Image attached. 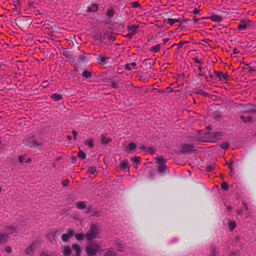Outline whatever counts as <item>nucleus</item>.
Listing matches in <instances>:
<instances>
[{
	"mask_svg": "<svg viewBox=\"0 0 256 256\" xmlns=\"http://www.w3.org/2000/svg\"><path fill=\"white\" fill-rule=\"evenodd\" d=\"M236 227V224L234 222H230L229 223V228L230 231H232Z\"/></svg>",
	"mask_w": 256,
	"mask_h": 256,
	"instance_id": "obj_31",
	"label": "nucleus"
},
{
	"mask_svg": "<svg viewBox=\"0 0 256 256\" xmlns=\"http://www.w3.org/2000/svg\"><path fill=\"white\" fill-rule=\"evenodd\" d=\"M209 18L213 22H220L222 20V17L218 15H214L210 16Z\"/></svg>",
	"mask_w": 256,
	"mask_h": 256,
	"instance_id": "obj_20",
	"label": "nucleus"
},
{
	"mask_svg": "<svg viewBox=\"0 0 256 256\" xmlns=\"http://www.w3.org/2000/svg\"><path fill=\"white\" fill-rule=\"evenodd\" d=\"M216 248L214 246H212L210 248V254L209 256H216Z\"/></svg>",
	"mask_w": 256,
	"mask_h": 256,
	"instance_id": "obj_29",
	"label": "nucleus"
},
{
	"mask_svg": "<svg viewBox=\"0 0 256 256\" xmlns=\"http://www.w3.org/2000/svg\"><path fill=\"white\" fill-rule=\"evenodd\" d=\"M166 162V160L162 157H159L156 158V162L159 164L158 167V171L160 172H163L166 168L165 163Z\"/></svg>",
	"mask_w": 256,
	"mask_h": 256,
	"instance_id": "obj_5",
	"label": "nucleus"
},
{
	"mask_svg": "<svg viewBox=\"0 0 256 256\" xmlns=\"http://www.w3.org/2000/svg\"><path fill=\"white\" fill-rule=\"evenodd\" d=\"M139 27L138 26H130L128 27L129 33L127 34V36L131 38L132 36L136 34L138 32Z\"/></svg>",
	"mask_w": 256,
	"mask_h": 256,
	"instance_id": "obj_7",
	"label": "nucleus"
},
{
	"mask_svg": "<svg viewBox=\"0 0 256 256\" xmlns=\"http://www.w3.org/2000/svg\"><path fill=\"white\" fill-rule=\"evenodd\" d=\"M130 4H131L132 7L134 8H139L140 6V4L137 2H132Z\"/></svg>",
	"mask_w": 256,
	"mask_h": 256,
	"instance_id": "obj_37",
	"label": "nucleus"
},
{
	"mask_svg": "<svg viewBox=\"0 0 256 256\" xmlns=\"http://www.w3.org/2000/svg\"><path fill=\"white\" fill-rule=\"evenodd\" d=\"M223 136V134L221 132H216L214 133H206V136L199 139L200 142H216L218 140H220Z\"/></svg>",
	"mask_w": 256,
	"mask_h": 256,
	"instance_id": "obj_3",
	"label": "nucleus"
},
{
	"mask_svg": "<svg viewBox=\"0 0 256 256\" xmlns=\"http://www.w3.org/2000/svg\"><path fill=\"white\" fill-rule=\"evenodd\" d=\"M51 98L55 101H58L62 99V96L60 94H53Z\"/></svg>",
	"mask_w": 256,
	"mask_h": 256,
	"instance_id": "obj_25",
	"label": "nucleus"
},
{
	"mask_svg": "<svg viewBox=\"0 0 256 256\" xmlns=\"http://www.w3.org/2000/svg\"><path fill=\"white\" fill-rule=\"evenodd\" d=\"M86 252L88 256H96L102 252L101 244L96 242L88 244L86 247Z\"/></svg>",
	"mask_w": 256,
	"mask_h": 256,
	"instance_id": "obj_1",
	"label": "nucleus"
},
{
	"mask_svg": "<svg viewBox=\"0 0 256 256\" xmlns=\"http://www.w3.org/2000/svg\"><path fill=\"white\" fill-rule=\"evenodd\" d=\"M195 148L193 144H184L182 146L181 152L182 154H188L195 151Z\"/></svg>",
	"mask_w": 256,
	"mask_h": 256,
	"instance_id": "obj_6",
	"label": "nucleus"
},
{
	"mask_svg": "<svg viewBox=\"0 0 256 256\" xmlns=\"http://www.w3.org/2000/svg\"><path fill=\"white\" fill-rule=\"evenodd\" d=\"M8 234L6 232L0 233V244L6 242L8 240Z\"/></svg>",
	"mask_w": 256,
	"mask_h": 256,
	"instance_id": "obj_13",
	"label": "nucleus"
},
{
	"mask_svg": "<svg viewBox=\"0 0 256 256\" xmlns=\"http://www.w3.org/2000/svg\"><path fill=\"white\" fill-rule=\"evenodd\" d=\"M221 187L222 189H224L226 190H227L228 188V184L225 182H224L222 184Z\"/></svg>",
	"mask_w": 256,
	"mask_h": 256,
	"instance_id": "obj_40",
	"label": "nucleus"
},
{
	"mask_svg": "<svg viewBox=\"0 0 256 256\" xmlns=\"http://www.w3.org/2000/svg\"><path fill=\"white\" fill-rule=\"evenodd\" d=\"M198 72V76H206L204 72H202V70L201 72L198 70V72Z\"/></svg>",
	"mask_w": 256,
	"mask_h": 256,
	"instance_id": "obj_51",
	"label": "nucleus"
},
{
	"mask_svg": "<svg viewBox=\"0 0 256 256\" xmlns=\"http://www.w3.org/2000/svg\"><path fill=\"white\" fill-rule=\"evenodd\" d=\"M114 14V10L112 9L109 10L107 12V16L112 17Z\"/></svg>",
	"mask_w": 256,
	"mask_h": 256,
	"instance_id": "obj_39",
	"label": "nucleus"
},
{
	"mask_svg": "<svg viewBox=\"0 0 256 256\" xmlns=\"http://www.w3.org/2000/svg\"><path fill=\"white\" fill-rule=\"evenodd\" d=\"M132 160L134 163L138 164L140 162V158L139 157H136L132 158Z\"/></svg>",
	"mask_w": 256,
	"mask_h": 256,
	"instance_id": "obj_44",
	"label": "nucleus"
},
{
	"mask_svg": "<svg viewBox=\"0 0 256 256\" xmlns=\"http://www.w3.org/2000/svg\"><path fill=\"white\" fill-rule=\"evenodd\" d=\"M70 183V181L68 180H63L62 182V184L64 186H66L68 184Z\"/></svg>",
	"mask_w": 256,
	"mask_h": 256,
	"instance_id": "obj_47",
	"label": "nucleus"
},
{
	"mask_svg": "<svg viewBox=\"0 0 256 256\" xmlns=\"http://www.w3.org/2000/svg\"><path fill=\"white\" fill-rule=\"evenodd\" d=\"M111 142V140L106 136V135L103 134L101 136V142L102 144H108Z\"/></svg>",
	"mask_w": 256,
	"mask_h": 256,
	"instance_id": "obj_18",
	"label": "nucleus"
},
{
	"mask_svg": "<svg viewBox=\"0 0 256 256\" xmlns=\"http://www.w3.org/2000/svg\"><path fill=\"white\" fill-rule=\"evenodd\" d=\"M4 250L5 252L8 254H10L12 252V248H10V246H8L4 248Z\"/></svg>",
	"mask_w": 256,
	"mask_h": 256,
	"instance_id": "obj_41",
	"label": "nucleus"
},
{
	"mask_svg": "<svg viewBox=\"0 0 256 256\" xmlns=\"http://www.w3.org/2000/svg\"><path fill=\"white\" fill-rule=\"evenodd\" d=\"M98 10V6L96 4H93L90 7H89L88 8V12H95L97 11Z\"/></svg>",
	"mask_w": 256,
	"mask_h": 256,
	"instance_id": "obj_24",
	"label": "nucleus"
},
{
	"mask_svg": "<svg viewBox=\"0 0 256 256\" xmlns=\"http://www.w3.org/2000/svg\"><path fill=\"white\" fill-rule=\"evenodd\" d=\"M116 248L118 251H123L124 250V246L121 244H116Z\"/></svg>",
	"mask_w": 256,
	"mask_h": 256,
	"instance_id": "obj_38",
	"label": "nucleus"
},
{
	"mask_svg": "<svg viewBox=\"0 0 256 256\" xmlns=\"http://www.w3.org/2000/svg\"><path fill=\"white\" fill-rule=\"evenodd\" d=\"M187 42H179V44H178V48H180L182 47V46L184 45V44H186Z\"/></svg>",
	"mask_w": 256,
	"mask_h": 256,
	"instance_id": "obj_52",
	"label": "nucleus"
},
{
	"mask_svg": "<svg viewBox=\"0 0 256 256\" xmlns=\"http://www.w3.org/2000/svg\"><path fill=\"white\" fill-rule=\"evenodd\" d=\"M24 160H25V156H18V161L21 164H23Z\"/></svg>",
	"mask_w": 256,
	"mask_h": 256,
	"instance_id": "obj_43",
	"label": "nucleus"
},
{
	"mask_svg": "<svg viewBox=\"0 0 256 256\" xmlns=\"http://www.w3.org/2000/svg\"><path fill=\"white\" fill-rule=\"evenodd\" d=\"M220 147L222 149L226 150L229 148V144L228 142H225L220 144Z\"/></svg>",
	"mask_w": 256,
	"mask_h": 256,
	"instance_id": "obj_32",
	"label": "nucleus"
},
{
	"mask_svg": "<svg viewBox=\"0 0 256 256\" xmlns=\"http://www.w3.org/2000/svg\"><path fill=\"white\" fill-rule=\"evenodd\" d=\"M78 158H80L82 160H84L86 158V154L82 151H80L78 153Z\"/></svg>",
	"mask_w": 256,
	"mask_h": 256,
	"instance_id": "obj_33",
	"label": "nucleus"
},
{
	"mask_svg": "<svg viewBox=\"0 0 256 256\" xmlns=\"http://www.w3.org/2000/svg\"><path fill=\"white\" fill-rule=\"evenodd\" d=\"M76 205L78 209L82 210L86 208V203L84 202L80 201L76 202Z\"/></svg>",
	"mask_w": 256,
	"mask_h": 256,
	"instance_id": "obj_16",
	"label": "nucleus"
},
{
	"mask_svg": "<svg viewBox=\"0 0 256 256\" xmlns=\"http://www.w3.org/2000/svg\"><path fill=\"white\" fill-rule=\"evenodd\" d=\"M72 133L73 136H74V140H76V139L77 134H78V132L76 130H73Z\"/></svg>",
	"mask_w": 256,
	"mask_h": 256,
	"instance_id": "obj_55",
	"label": "nucleus"
},
{
	"mask_svg": "<svg viewBox=\"0 0 256 256\" xmlns=\"http://www.w3.org/2000/svg\"><path fill=\"white\" fill-rule=\"evenodd\" d=\"M201 64H195V67L198 70V71H202V68L201 66Z\"/></svg>",
	"mask_w": 256,
	"mask_h": 256,
	"instance_id": "obj_53",
	"label": "nucleus"
},
{
	"mask_svg": "<svg viewBox=\"0 0 256 256\" xmlns=\"http://www.w3.org/2000/svg\"><path fill=\"white\" fill-rule=\"evenodd\" d=\"M214 170V166L213 165H208L206 168V170L208 172H211Z\"/></svg>",
	"mask_w": 256,
	"mask_h": 256,
	"instance_id": "obj_36",
	"label": "nucleus"
},
{
	"mask_svg": "<svg viewBox=\"0 0 256 256\" xmlns=\"http://www.w3.org/2000/svg\"><path fill=\"white\" fill-rule=\"evenodd\" d=\"M82 76L86 78H88L92 76V74L88 71L84 70L82 72Z\"/></svg>",
	"mask_w": 256,
	"mask_h": 256,
	"instance_id": "obj_30",
	"label": "nucleus"
},
{
	"mask_svg": "<svg viewBox=\"0 0 256 256\" xmlns=\"http://www.w3.org/2000/svg\"><path fill=\"white\" fill-rule=\"evenodd\" d=\"M120 168L122 170H126L128 172H129L130 166L128 160H126L121 161Z\"/></svg>",
	"mask_w": 256,
	"mask_h": 256,
	"instance_id": "obj_11",
	"label": "nucleus"
},
{
	"mask_svg": "<svg viewBox=\"0 0 256 256\" xmlns=\"http://www.w3.org/2000/svg\"><path fill=\"white\" fill-rule=\"evenodd\" d=\"M198 93L200 94H201V95H202V96H206H206H209V94L208 93H206V92H203L202 90L198 91Z\"/></svg>",
	"mask_w": 256,
	"mask_h": 256,
	"instance_id": "obj_46",
	"label": "nucleus"
},
{
	"mask_svg": "<svg viewBox=\"0 0 256 256\" xmlns=\"http://www.w3.org/2000/svg\"><path fill=\"white\" fill-rule=\"evenodd\" d=\"M92 216H100V212H93V214H92Z\"/></svg>",
	"mask_w": 256,
	"mask_h": 256,
	"instance_id": "obj_57",
	"label": "nucleus"
},
{
	"mask_svg": "<svg viewBox=\"0 0 256 256\" xmlns=\"http://www.w3.org/2000/svg\"><path fill=\"white\" fill-rule=\"evenodd\" d=\"M242 204H243V206H244V209L245 210H248V206H247V204H246V203L244 202V203Z\"/></svg>",
	"mask_w": 256,
	"mask_h": 256,
	"instance_id": "obj_61",
	"label": "nucleus"
},
{
	"mask_svg": "<svg viewBox=\"0 0 256 256\" xmlns=\"http://www.w3.org/2000/svg\"><path fill=\"white\" fill-rule=\"evenodd\" d=\"M146 148H147V147L145 146H140V150H144V152H146Z\"/></svg>",
	"mask_w": 256,
	"mask_h": 256,
	"instance_id": "obj_56",
	"label": "nucleus"
},
{
	"mask_svg": "<svg viewBox=\"0 0 256 256\" xmlns=\"http://www.w3.org/2000/svg\"><path fill=\"white\" fill-rule=\"evenodd\" d=\"M40 256H50V254H48L47 252H42L41 254H40Z\"/></svg>",
	"mask_w": 256,
	"mask_h": 256,
	"instance_id": "obj_59",
	"label": "nucleus"
},
{
	"mask_svg": "<svg viewBox=\"0 0 256 256\" xmlns=\"http://www.w3.org/2000/svg\"><path fill=\"white\" fill-rule=\"evenodd\" d=\"M240 119L244 121V122H247V120H246V118L244 116H240Z\"/></svg>",
	"mask_w": 256,
	"mask_h": 256,
	"instance_id": "obj_60",
	"label": "nucleus"
},
{
	"mask_svg": "<svg viewBox=\"0 0 256 256\" xmlns=\"http://www.w3.org/2000/svg\"><path fill=\"white\" fill-rule=\"evenodd\" d=\"M74 230H68L67 232L62 234V238L63 242H66L69 239L74 236Z\"/></svg>",
	"mask_w": 256,
	"mask_h": 256,
	"instance_id": "obj_10",
	"label": "nucleus"
},
{
	"mask_svg": "<svg viewBox=\"0 0 256 256\" xmlns=\"http://www.w3.org/2000/svg\"><path fill=\"white\" fill-rule=\"evenodd\" d=\"M247 122H250L252 120V118L251 117H247L246 118Z\"/></svg>",
	"mask_w": 256,
	"mask_h": 256,
	"instance_id": "obj_63",
	"label": "nucleus"
},
{
	"mask_svg": "<svg viewBox=\"0 0 256 256\" xmlns=\"http://www.w3.org/2000/svg\"><path fill=\"white\" fill-rule=\"evenodd\" d=\"M180 22V19L178 18H167L164 20V22L168 24L170 26H172L175 22Z\"/></svg>",
	"mask_w": 256,
	"mask_h": 256,
	"instance_id": "obj_15",
	"label": "nucleus"
},
{
	"mask_svg": "<svg viewBox=\"0 0 256 256\" xmlns=\"http://www.w3.org/2000/svg\"><path fill=\"white\" fill-rule=\"evenodd\" d=\"M136 66V64L135 62H132L131 64H128L125 66V68L127 70H130L132 69V68H134Z\"/></svg>",
	"mask_w": 256,
	"mask_h": 256,
	"instance_id": "obj_26",
	"label": "nucleus"
},
{
	"mask_svg": "<svg viewBox=\"0 0 256 256\" xmlns=\"http://www.w3.org/2000/svg\"><path fill=\"white\" fill-rule=\"evenodd\" d=\"M40 240H34L24 250V254L26 256L32 254L37 247L40 244Z\"/></svg>",
	"mask_w": 256,
	"mask_h": 256,
	"instance_id": "obj_4",
	"label": "nucleus"
},
{
	"mask_svg": "<svg viewBox=\"0 0 256 256\" xmlns=\"http://www.w3.org/2000/svg\"><path fill=\"white\" fill-rule=\"evenodd\" d=\"M30 147H34V148H40L43 146V142L40 141H38L37 140H34L33 143L30 142L29 144Z\"/></svg>",
	"mask_w": 256,
	"mask_h": 256,
	"instance_id": "obj_12",
	"label": "nucleus"
},
{
	"mask_svg": "<svg viewBox=\"0 0 256 256\" xmlns=\"http://www.w3.org/2000/svg\"><path fill=\"white\" fill-rule=\"evenodd\" d=\"M205 78L207 82H210L212 80L213 76L210 74V75L208 76L206 75L205 76Z\"/></svg>",
	"mask_w": 256,
	"mask_h": 256,
	"instance_id": "obj_42",
	"label": "nucleus"
},
{
	"mask_svg": "<svg viewBox=\"0 0 256 256\" xmlns=\"http://www.w3.org/2000/svg\"><path fill=\"white\" fill-rule=\"evenodd\" d=\"M88 172L91 174H94L96 172V168L94 166H90L88 168Z\"/></svg>",
	"mask_w": 256,
	"mask_h": 256,
	"instance_id": "obj_28",
	"label": "nucleus"
},
{
	"mask_svg": "<svg viewBox=\"0 0 256 256\" xmlns=\"http://www.w3.org/2000/svg\"><path fill=\"white\" fill-rule=\"evenodd\" d=\"M100 226L95 224H92L90 230L86 234L85 237L88 240L100 238Z\"/></svg>",
	"mask_w": 256,
	"mask_h": 256,
	"instance_id": "obj_2",
	"label": "nucleus"
},
{
	"mask_svg": "<svg viewBox=\"0 0 256 256\" xmlns=\"http://www.w3.org/2000/svg\"><path fill=\"white\" fill-rule=\"evenodd\" d=\"M76 239L78 240H82L85 236L82 233H80L78 234H74V235Z\"/></svg>",
	"mask_w": 256,
	"mask_h": 256,
	"instance_id": "obj_27",
	"label": "nucleus"
},
{
	"mask_svg": "<svg viewBox=\"0 0 256 256\" xmlns=\"http://www.w3.org/2000/svg\"><path fill=\"white\" fill-rule=\"evenodd\" d=\"M193 60L194 61V63L196 64H202V61L201 60H199L196 58L193 59Z\"/></svg>",
	"mask_w": 256,
	"mask_h": 256,
	"instance_id": "obj_45",
	"label": "nucleus"
},
{
	"mask_svg": "<svg viewBox=\"0 0 256 256\" xmlns=\"http://www.w3.org/2000/svg\"><path fill=\"white\" fill-rule=\"evenodd\" d=\"M12 2L14 4V6H19L20 4V0H12Z\"/></svg>",
	"mask_w": 256,
	"mask_h": 256,
	"instance_id": "obj_50",
	"label": "nucleus"
},
{
	"mask_svg": "<svg viewBox=\"0 0 256 256\" xmlns=\"http://www.w3.org/2000/svg\"><path fill=\"white\" fill-rule=\"evenodd\" d=\"M136 144L134 142H130L128 144V148L126 150L128 152H130L131 151L136 148Z\"/></svg>",
	"mask_w": 256,
	"mask_h": 256,
	"instance_id": "obj_23",
	"label": "nucleus"
},
{
	"mask_svg": "<svg viewBox=\"0 0 256 256\" xmlns=\"http://www.w3.org/2000/svg\"><path fill=\"white\" fill-rule=\"evenodd\" d=\"M6 230L8 234H14L16 232V228L14 226H10L6 228Z\"/></svg>",
	"mask_w": 256,
	"mask_h": 256,
	"instance_id": "obj_21",
	"label": "nucleus"
},
{
	"mask_svg": "<svg viewBox=\"0 0 256 256\" xmlns=\"http://www.w3.org/2000/svg\"><path fill=\"white\" fill-rule=\"evenodd\" d=\"M72 248L76 252V255L77 256H79L82 250L78 244H74L72 246Z\"/></svg>",
	"mask_w": 256,
	"mask_h": 256,
	"instance_id": "obj_17",
	"label": "nucleus"
},
{
	"mask_svg": "<svg viewBox=\"0 0 256 256\" xmlns=\"http://www.w3.org/2000/svg\"><path fill=\"white\" fill-rule=\"evenodd\" d=\"M115 255V253L114 252L111 250L109 251L106 254L105 256H114Z\"/></svg>",
	"mask_w": 256,
	"mask_h": 256,
	"instance_id": "obj_48",
	"label": "nucleus"
},
{
	"mask_svg": "<svg viewBox=\"0 0 256 256\" xmlns=\"http://www.w3.org/2000/svg\"><path fill=\"white\" fill-rule=\"evenodd\" d=\"M34 140V139L32 136H29V137L26 138L25 140H24V143L27 146L30 147V145H29L30 142L33 143Z\"/></svg>",
	"mask_w": 256,
	"mask_h": 256,
	"instance_id": "obj_19",
	"label": "nucleus"
},
{
	"mask_svg": "<svg viewBox=\"0 0 256 256\" xmlns=\"http://www.w3.org/2000/svg\"><path fill=\"white\" fill-rule=\"evenodd\" d=\"M106 58L104 57L99 56L98 58V60L101 62H106Z\"/></svg>",
	"mask_w": 256,
	"mask_h": 256,
	"instance_id": "obj_49",
	"label": "nucleus"
},
{
	"mask_svg": "<svg viewBox=\"0 0 256 256\" xmlns=\"http://www.w3.org/2000/svg\"><path fill=\"white\" fill-rule=\"evenodd\" d=\"M251 22L249 20H244L240 22L238 26V29L240 30H244L249 28L251 24Z\"/></svg>",
	"mask_w": 256,
	"mask_h": 256,
	"instance_id": "obj_9",
	"label": "nucleus"
},
{
	"mask_svg": "<svg viewBox=\"0 0 256 256\" xmlns=\"http://www.w3.org/2000/svg\"><path fill=\"white\" fill-rule=\"evenodd\" d=\"M154 150L152 147H147L146 152L153 154L154 152Z\"/></svg>",
	"mask_w": 256,
	"mask_h": 256,
	"instance_id": "obj_35",
	"label": "nucleus"
},
{
	"mask_svg": "<svg viewBox=\"0 0 256 256\" xmlns=\"http://www.w3.org/2000/svg\"><path fill=\"white\" fill-rule=\"evenodd\" d=\"M160 48L161 46L160 44H156L150 48V51L156 52L160 50Z\"/></svg>",
	"mask_w": 256,
	"mask_h": 256,
	"instance_id": "obj_22",
	"label": "nucleus"
},
{
	"mask_svg": "<svg viewBox=\"0 0 256 256\" xmlns=\"http://www.w3.org/2000/svg\"><path fill=\"white\" fill-rule=\"evenodd\" d=\"M84 144L88 145L90 148H92L94 146L92 140H90L86 141L84 142Z\"/></svg>",
	"mask_w": 256,
	"mask_h": 256,
	"instance_id": "obj_34",
	"label": "nucleus"
},
{
	"mask_svg": "<svg viewBox=\"0 0 256 256\" xmlns=\"http://www.w3.org/2000/svg\"><path fill=\"white\" fill-rule=\"evenodd\" d=\"M72 252V250L69 246H65L62 248V253L64 256H70Z\"/></svg>",
	"mask_w": 256,
	"mask_h": 256,
	"instance_id": "obj_14",
	"label": "nucleus"
},
{
	"mask_svg": "<svg viewBox=\"0 0 256 256\" xmlns=\"http://www.w3.org/2000/svg\"><path fill=\"white\" fill-rule=\"evenodd\" d=\"M166 92H170V93H171V92H173V90H172V88H169V87H168V88H166Z\"/></svg>",
	"mask_w": 256,
	"mask_h": 256,
	"instance_id": "obj_58",
	"label": "nucleus"
},
{
	"mask_svg": "<svg viewBox=\"0 0 256 256\" xmlns=\"http://www.w3.org/2000/svg\"><path fill=\"white\" fill-rule=\"evenodd\" d=\"M200 10H198V9H195L194 12H193V13L194 14H198L200 12Z\"/></svg>",
	"mask_w": 256,
	"mask_h": 256,
	"instance_id": "obj_62",
	"label": "nucleus"
},
{
	"mask_svg": "<svg viewBox=\"0 0 256 256\" xmlns=\"http://www.w3.org/2000/svg\"><path fill=\"white\" fill-rule=\"evenodd\" d=\"M216 76L218 78L219 80L222 82H226L230 80V76L228 74H223L222 72H214Z\"/></svg>",
	"mask_w": 256,
	"mask_h": 256,
	"instance_id": "obj_8",
	"label": "nucleus"
},
{
	"mask_svg": "<svg viewBox=\"0 0 256 256\" xmlns=\"http://www.w3.org/2000/svg\"><path fill=\"white\" fill-rule=\"evenodd\" d=\"M232 164H233V162H230V163L228 164V168L230 169L231 173H232V172L233 171Z\"/></svg>",
	"mask_w": 256,
	"mask_h": 256,
	"instance_id": "obj_54",
	"label": "nucleus"
},
{
	"mask_svg": "<svg viewBox=\"0 0 256 256\" xmlns=\"http://www.w3.org/2000/svg\"><path fill=\"white\" fill-rule=\"evenodd\" d=\"M194 21L195 23H197L199 21V19L196 18L195 16L194 18Z\"/></svg>",
	"mask_w": 256,
	"mask_h": 256,
	"instance_id": "obj_64",
	"label": "nucleus"
}]
</instances>
